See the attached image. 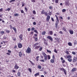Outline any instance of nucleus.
Masks as SVG:
<instances>
[{
	"instance_id": "29",
	"label": "nucleus",
	"mask_w": 77,
	"mask_h": 77,
	"mask_svg": "<svg viewBox=\"0 0 77 77\" xmlns=\"http://www.w3.org/2000/svg\"><path fill=\"white\" fill-rule=\"evenodd\" d=\"M49 33L50 35H53V31H50Z\"/></svg>"
},
{
	"instance_id": "47",
	"label": "nucleus",
	"mask_w": 77,
	"mask_h": 77,
	"mask_svg": "<svg viewBox=\"0 0 77 77\" xmlns=\"http://www.w3.org/2000/svg\"><path fill=\"white\" fill-rule=\"evenodd\" d=\"M22 7H23V6H24V3L23 2H22Z\"/></svg>"
},
{
	"instance_id": "35",
	"label": "nucleus",
	"mask_w": 77,
	"mask_h": 77,
	"mask_svg": "<svg viewBox=\"0 0 77 77\" xmlns=\"http://www.w3.org/2000/svg\"><path fill=\"white\" fill-rule=\"evenodd\" d=\"M0 33L1 34H3L5 33V32L4 31H1Z\"/></svg>"
},
{
	"instance_id": "51",
	"label": "nucleus",
	"mask_w": 77,
	"mask_h": 77,
	"mask_svg": "<svg viewBox=\"0 0 77 77\" xmlns=\"http://www.w3.org/2000/svg\"><path fill=\"white\" fill-rule=\"evenodd\" d=\"M32 2H33V3H35V0H31Z\"/></svg>"
},
{
	"instance_id": "54",
	"label": "nucleus",
	"mask_w": 77,
	"mask_h": 77,
	"mask_svg": "<svg viewBox=\"0 0 77 77\" xmlns=\"http://www.w3.org/2000/svg\"><path fill=\"white\" fill-rule=\"evenodd\" d=\"M11 10V8H8L7 9V11H8Z\"/></svg>"
},
{
	"instance_id": "36",
	"label": "nucleus",
	"mask_w": 77,
	"mask_h": 77,
	"mask_svg": "<svg viewBox=\"0 0 77 77\" xmlns=\"http://www.w3.org/2000/svg\"><path fill=\"white\" fill-rule=\"evenodd\" d=\"M55 39L56 40V41H59V40L58 38H55Z\"/></svg>"
},
{
	"instance_id": "5",
	"label": "nucleus",
	"mask_w": 77,
	"mask_h": 77,
	"mask_svg": "<svg viewBox=\"0 0 77 77\" xmlns=\"http://www.w3.org/2000/svg\"><path fill=\"white\" fill-rule=\"evenodd\" d=\"M18 47H19L20 48H21L22 47V46L23 45H22V44L20 43H19L18 44Z\"/></svg>"
},
{
	"instance_id": "19",
	"label": "nucleus",
	"mask_w": 77,
	"mask_h": 77,
	"mask_svg": "<svg viewBox=\"0 0 77 77\" xmlns=\"http://www.w3.org/2000/svg\"><path fill=\"white\" fill-rule=\"evenodd\" d=\"M40 47V46H36L35 48V49H38V48H39Z\"/></svg>"
},
{
	"instance_id": "3",
	"label": "nucleus",
	"mask_w": 77,
	"mask_h": 77,
	"mask_svg": "<svg viewBox=\"0 0 77 77\" xmlns=\"http://www.w3.org/2000/svg\"><path fill=\"white\" fill-rule=\"evenodd\" d=\"M61 70L64 72L65 75H66V71L63 68H61Z\"/></svg>"
},
{
	"instance_id": "11",
	"label": "nucleus",
	"mask_w": 77,
	"mask_h": 77,
	"mask_svg": "<svg viewBox=\"0 0 77 77\" xmlns=\"http://www.w3.org/2000/svg\"><path fill=\"white\" fill-rule=\"evenodd\" d=\"M77 60V57H74V59L73 60V62H76V61Z\"/></svg>"
},
{
	"instance_id": "15",
	"label": "nucleus",
	"mask_w": 77,
	"mask_h": 77,
	"mask_svg": "<svg viewBox=\"0 0 77 77\" xmlns=\"http://www.w3.org/2000/svg\"><path fill=\"white\" fill-rule=\"evenodd\" d=\"M45 33H46V32H45V31H43L42 32V35H45Z\"/></svg>"
},
{
	"instance_id": "46",
	"label": "nucleus",
	"mask_w": 77,
	"mask_h": 77,
	"mask_svg": "<svg viewBox=\"0 0 77 77\" xmlns=\"http://www.w3.org/2000/svg\"><path fill=\"white\" fill-rule=\"evenodd\" d=\"M10 29H13V28H12V25H10Z\"/></svg>"
},
{
	"instance_id": "52",
	"label": "nucleus",
	"mask_w": 77,
	"mask_h": 77,
	"mask_svg": "<svg viewBox=\"0 0 77 77\" xmlns=\"http://www.w3.org/2000/svg\"><path fill=\"white\" fill-rule=\"evenodd\" d=\"M25 10H26V12H27V8H26V7H25Z\"/></svg>"
},
{
	"instance_id": "59",
	"label": "nucleus",
	"mask_w": 77,
	"mask_h": 77,
	"mask_svg": "<svg viewBox=\"0 0 77 77\" xmlns=\"http://www.w3.org/2000/svg\"><path fill=\"white\" fill-rule=\"evenodd\" d=\"M3 11V8H2L0 9V12H2Z\"/></svg>"
},
{
	"instance_id": "33",
	"label": "nucleus",
	"mask_w": 77,
	"mask_h": 77,
	"mask_svg": "<svg viewBox=\"0 0 77 77\" xmlns=\"http://www.w3.org/2000/svg\"><path fill=\"white\" fill-rule=\"evenodd\" d=\"M66 11V9H63L62 10V11L63 12H65Z\"/></svg>"
},
{
	"instance_id": "12",
	"label": "nucleus",
	"mask_w": 77,
	"mask_h": 77,
	"mask_svg": "<svg viewBox=\"0 0 77 77\" xmlns=\"http://www.w3.org/2000/svg\"><path fill=\"white\" fill-rule=\"evenodd\" d=\"M19 55L20 57H21L23 56V54H22V52H20L19 53Z\"/></svg>"
},
{
	"instance_id": "24",
	"label": "nucleus",
	"mask_w": 77,
	"mask_h": 77,
	"mask_svg": "<svg viewBox=\"0 0 77 77\" xmlns=\"http://www.w3.org/2000/svg\"><path fill=\"white\" fill-rule=\"evenodd\" d=\"M38 68H39V69H41V68H42V67L41 66L38 65Z\"/></svg>"
},
{
	"instance_id": "32",
	"label": "nucleus",
	"mask_w": 77,
	"mask_h": 77,
	"mask_svg": "<svg viewBox=\"0 0 77 77\" xmlns=\"http://www.w3.org/2000/svg\"><path fill=\"white\" fill-rule=\"evenodd\" d=\"M20 72H17V75L18 76H20Z\"/></svg>"
},
{
	"instance_id": "2",
	"label": "nucleus",
	"mask_w": 77,
	"mask_h": 77,
	"mask_svg": "<svg viewBox=\"0 0 77 77\" xmlns=\"http://www.w3.org/2000/svg\"><path fill=\"white\" fill-rule=\"evenodd\" d=\"M30 52H31V48L29 47L27 50L26 51V52L27 53H30Z\"/></svg>"
},
{
	"instance_id": "21",
	"label": "nucleus",
	"mask_w": 77,
	"mask_h": 77,
	"mask_svg": "<svg viewBox=\"0 0 77 77\" xmlns=\"http://www.w3.org/2000/svg\"><path fill=\"white\" fill-rule=\"evenodd\" d=\"M35 75L36 76H38V75H39V73H37Z\"/></svg>"
},
{
	"instance_id": "44",
	"label": "nucleus",
	"mask_w": 77,
	"mask_h": 77,
	"mask_svg": "<svg viewBox=\"0 0 77 77\" xmlns=\"http://www.w3.org/2000/svg\"><path fill=\"white\" fill-rule=\"evenodd\" d=\"M34 33V32H32L30 33V35H33Z\"/></svg>"
},
{
	"instance_id": "16",
	"label": "nucleus",
	"mask_w": 77,
	"mask_h": 77,
	"mask_svg": "<svg viewBox=\"0 0 77 77\" xmlns=\"http://www.w3.org/2000/svg\"><path fill=\"white\" fill-rule=\"evenodd\" d=\"M13 30H14V31H15V33H16L17 32V29H16V28L13 27Z\"/></svg>"
},
{
	"instance_id": "49",
	"label": "nucleus",
	"mask_w": 77,
	"mask_h": 77,
	"mask_svg": "<svg viewBox=\"0 0 77 77\" xmlns=\"http://www.w3.org/2000/svg\"><path fill=\"white\" fill-rule=\"evenodd\" d=\"M62 62L63 63H64L65 62V60H63V61Z\"/></svg>"
},
{
	"instance_id": "14",
	"label": "nucleus",
	"mask_w": 77,
	"mask_h": 77,
	"mask_svg": "<svg viewBox=\"0 0 77 77\" xmlns=\"http://www.w3.org/2000/svg\"><path fill=\"white\" fill-rule=\"evenodd\" d=\"M67 58V59H71V58H72V57L70 55H68Z\"/></svg>"
},
{
	"instance_id": "40",
	"label": "nucleus",
	"mask_w": 77,
	"mask_h": 77,
	"mask_svg": "<svg viewBox=\"0 0 77 77\" xmlns=\"http://www.w3.org/2000/svg\"><path fill=\"white\" fill-rule=\"evenodd\" d=\"M29 71L30 72H32V69L30 68H29L28 69Z\"/></svg>"
},
{
	"instance_id": "61",
	"label": "nucleus",
	"mask_w": 77,
	"mask_h": 77,
	"mask_svg": "<svg viewBox=\"0 0 77 77\" xmlns=\"http://www.w3.org/2000/svg\"><path fill=\"white\" fill-rule=\"evenodd\" d=\"M66 53L67 54H69V53H68V51H66Z\"/></svg>"
},
{
	"instance_id": "50",
	"label": "nucleus",
	"mask_w": 77,
	"mask_h": 77,
	"mask_svg": "<svg viewBox=\"0 0 77 77\" xmlns=\"http://www.w3.org/2000/svg\"><path fill=\"white\" fill-rule=\"evenodd\" d=\"M35 41H38V38H37V37H36L35 38Z\"/></svg>"
},
{
	"instance_id": "39",
	"label": "nucleus",
	"mask_w": 77,
	"mask_h": 77,
	"mask_svg": "<svg viewBox=\"0 0 77 77\" xmlns=\"http://www.w3.org/2000/svg\"><path fill=\"white\" fill-rule=\"evenodd\" d=\"M15 0H11L10 1V3H11V2H15Z\"/></svg>"
},
{
	"instance_id": "18",
	"label": "nucleus",
	"mask_w": 77,
	"mask_h": 77,
	"mask_svg": "<svg viewBox=\"0 0 77 77\" xmlns=\"http://www.w3.org/2000/svg\"><path fill=\"white\" fill-rule=\"evenodd\" d=\"M57 21L56 22V23H59V19H58V18H57Z\"/></svg>"
},
{
	"instance_id": "27",
	"label": "nucleus",
	"mask_w": 77,
	"mask_h": 77,
	"mask_svg": "<svg viewBox=\"0 0 77 77\" xmlns=\"http://www.w3.org/2000/svg\"><path fill=\"white\" fill-rule=\"evenodd\" d=\"M38 45V43H36L34 45V47H35V46H37V45Z\"/></svg>"
},
{
	"instance_id": "63",
	"label": "nucleus",
	"mask_w": 77,
	"mask_h": 77,
	"mask_svg": "<svg viewBox=\"0 0 77 77\" xmlns=\"http://www.w3.org/2000/svg\"><path fill=\"white\" fill-rule=\"evenodd\" d=\"M41 58H42V59H43V58H44V56H43L42 55H41Z\"/></svg>"
},
{
	"instance_id": "9",
	"label": "nucleus",
	"mask_w": 77,
	"mask_h": 77,
	"mask_svg": "<svg viewBox=\"0 0 77 77\" xmlns=\"http://www.w3.org/2000/svg\"><path fill=\"white\" fill-rule=\"evenodd\" d=\"M23 35L22 34H20V35L19 36V38L20 40H23Z\"/></svg>"
},
{
	"instance_id": "56",
	"label": "nucleus",
	"mask_w": 77,
	"mask_h": 77,
	"mask_svg": "<svg viewBox=\"0 0 77 77\" xmlns=\"http://www.w3.org/2000/svg\"><path fill=\"white\" fill-rule=\"evenodd\" d=\"M72 54H74V55H75V52H72Z\"/></svg>"
},
{
	"instance_id": "13",
	"label": "nucleus",
	"mask_w": 77,
	"mask_h": 77,
	"mask_svg": "<svg viewBox=\"0 0 77 77\" xmlns=\"http://www.w3.org/2000/svg\"><path fill=\"white\" fill-rule=\"evenodd\" d=\"M69 33L71 35H72L74 33L73 31L72 30H69Z\"/></svg>"
},
{
	"instance_id": "25",
	"label": "nucleus",
	"mask_w": 77,
	"mask_h": 77,
	"mask_svg": "<svg viewBox=\"0 0 77 77\" xmlns=\"http://www.w3.org/2000/svg\"><path fill=\"white\" fill-rule=\"evenodd\" d=\"M57 26H58V23H55V27H56V29H57Z\"/></svg>"
},
{
	"instance_id": "20",
	"label": "nucleus",
	"mask_w": 77,
	"mask_h": 77,
	"mask_svg": "<svg viewBox=\"0 0 77 77\" xmlns=\"http://www.w3.org/2000/svg\"><path fill=\"white\" fill-rule=\"evenodd\" d=\"M14 16L15 17H18V16H19V14L17 13H16L14 14Z\"/></svg>"
},
{
	"instance_id": "31",
	"label": "nucleus",
	"mask_w": 77,
	"mask_h": 77,
	"mask_svg": "<svg viewBox=\"0 0 77 77\" xmlns=\"http://www.w3.org/2000/svg\"><path fill=\"white\" fill-rule=\"evenodd\" d=\"M44 13L45 16H47V15H48V14H47V12H44Z\"/></svg>"
},
{
	"instance_id": "41",
	"label": "nucleus",
	"mask_w": 77,
	"mask_h": 77,
	"mask_svg": "<svg viewBox=\"0 0 77 77\" xmlns=\"http://www.w3.org/2000/svg\"><path fill=\"white\" fill-rule=\"evenodd\" d=\"M48 57V60H49V59H50V55H48L47 56Z\"/></svg>"
},
{
	"instance_id": "28",
	"label": "nucleus",
	"mask_w": 77,
	"mask_h": 77,
	"mask_svg": "<svg viewBox=\"0 0 77 77\" xmlns=\"http://www.w3.org/2000/svg\"><path fill=\"white\" fill-rule=\"evenodd\" d=\"M47 52L49 53H51V51H50L48 50V49L47 50Z\"/></svg>"
},
{
	"instance_id": "43",
	"label": "nucleus",
	"mask_w": 77,
	"mask_h": 77,
	"mask_svg": "<svg viewBox=\"0 0 77 77\" xmlns=\"http://www.w3.org/2000/svg\"><path fill=\"white\" fill-rule=\"evenodd\" d=\"M58 2L59 0H55V3H58Z\"/></svg>"
},
{
	"instance_id": "30",
	"label": "nucleus",
	"mask_w": 77,
	"mask_h": 77,
	"mask_svg": "<svg viewBox=\"0 0 77 77\" xmlns=\"http://www.w3.org/2000/svg\"><path fill=\"white\" fill-rule=\"evenodd\" d=\"M32 13L34 15H35L36 14V12L34 10L33 11Z\"/></svg>"
},
{
	"instance_id": "45",
	"label": "nucleus",
	"mask_w": 77,
	"mask_h": 77,
	"mask_svg": "<svg viewBox=\"0 0 77 77\" xmlns=\"http://www.w3.org/2000/svg\"><path fill=\"white\" fill-rule=\"evenodd\" d=\"M40 61H41V62H45V61H44V60H40Z\"/></svg>"
},
{
	"instance_id": "42",
	"label": "nucleus",
	"mask_w": 77,
	"mask_h": 77,
	"mask_svg": "<svg viewBox=\"0 0 77 77\" xmlns=\"http://www.w3.org/2000/svg\"><path fill=\"white\" fill-rule=\"evenodd\" d=\"M34 32H35V33H38V31H37V30H35L34 31Z\"/></svg>"
},
{
	"instance_id": "22",
	"label": "nucleus",
	"mask_w": 77,
	"mask_h": 77,
	"mask_svg": "<svg viewBox=\"0 0 77 77\" xmlns=\"http://www.w3.org/2000/svg\"><path fill=\"white\" fill-rule=\"evenodd\" d=\"M51 61V63H54V59L53 60V59H51L50 60Z\"/></svg>"
},
{
	"instance_id": "57",
	"label": "nucleus",
	"mask_w": 77,
	"mask_h": 77,
	"mask_svg": "<svg viewBox=\"0 0 77 77\" xmlns=\"http://www.w3.org/2000/svg\"><path fill=\"white\" fill-rule=\"evenodd\" d=\"M6 32H7V33H9V32H10V31H9V30H7L6 31Z\"/></svg>"
},
{
	"instance_id": "8",
	"label": "nucleus",
	"mask_w": 77,
	"mask_h": 77,
	"mask_svg": "<svg viewBox=\"0 0 77 77\" xmlns=\"http://www.w3.org/2000/svg\"><path fill=\"white\" fill-rule=\"evenodd\" d=\"M50 19V16L49 15H48L46 18V21H49Z\"/></svg>"
},
{
	"instance_id": "48",
	"label": "nucleus",
	"mask_w": 77,
	"mask_h": 77,
	"mask_svg": "<svg viewBox=\"0 0 77 77\" xmlns=\"http://www.w3.org/2000/svg\"><path fill=\"white\" fill-rule=\"evenodd\" d=\"M42 47L40 48L39 49V51H42Z\"/></svg>"
},
{
	"instance_id": "64",
	"label": "nucleus",
	"mask_w": 77,
	"mask_h": 77,
	"mask_svg": "<svg viewBox=\"0 0 77 77\" xmlns=\"http://www.w3.org/2000/svg\"><path fill=\"white\" fill-rule=\"evenodd\" d=\"M30 31V28H29L28 29V31Z\"/></svg>"
},
{
	"instance_id": "62",
	"label": "nucleus",
	"mask_w": 77,
	"mask_h": 77,
	"mask_svg": "<svg viewBox=\"0 0 77 77\" xmlns=\"http://www.w3.org/2000/svg\"><path fill=\"white\" fill-rule=\"evenodd\" d=\"M52 58L53 59H54V55H53L52 57Z\"/></svg>"
},
{
	"instance_id": "26",
	"label": "nucleus",
	"mask_w": 77,
	"mask_h": 77,
	"mask_svg": "<svg viewBox=\"0 0 77 77\" xmlns=\"http://www.w3.org/2000/svg\"><path fill=\"white\" fill-rule=\"evenodd\" d=\"M68 44L69 46H72V44L71 42H69L68 43Z\"/></svg>"
},
{
	"instance_id": "37",
	"label": "nucleus",
	"mask_w": 77,
	"mask_h": 77,
	"mask_svg": "<svg viewBox=\"0 0 77 77\" xmlns=\"http://www.w3.org/2000/svg\"><path fill=\"white\" fill-rule=\"evenodd\" d=\"M54 52H55V53H57V51H56V49H54Z\"/></svg>"
},
{
	"instance_id": "38",
	"label": "nucleus",
	"mask_w": 77,
	"mask_h": 77,
	"mask_svg": "<svg viewBox=\"0 0 77 77\" xmlns=\"http://www.w3.org/2000/svg\"><path fill=\"white\" fill-rule=\"evenodd\" d=\"M35 30V28L34 27H32L31 29V31H33Z\"/></svg>"
},
{
	"instance_id": "17",
	"label": "nucleus",
	"mask_w": 77,
	"mask_h": 77,
	"mask_svg": "<svg viewBox=\"0 0 77 77\" xmlns=\"http://www.w3.org/2000/svg\"><path fill=\"white\" fill-rule=\"evenodd\" d=\"M68 60L69 62H72V59L71 58L68 59Z\"/></svg>"
},
{
	"instance_id": "10",
	"label": "nucleus",
	"mask_w": 77,
	"mask_h": 77,
	"mask_svg": "<svg viewBox=\"0 0 77 77\" xmlns=\"http://www.w3.org/2000/svg\"><path fill=\"white\" fill-rule=\"evenodd\" d=\"M76 70H77V69H76V68H74L72 69V72H74L75 71H76Z\"/></svg>"
},
{
	"instance_id": "1",
	"label": "nucleus",
	"mask_w": 77,
	"mask_h": 77,
	"mask_svg": "<svg viewBox=\"0 0 77 77\" xmlns=\"http://www.w3.org/2000/svg\"><path fill=\"white\" fill-rule=\"evenodd\" d=\"M42 55L44 56L45 57V60H47V54H45V53L44 52H42Z\"/></svg>"
},
{
	"instance_id": "6",
	"label": "nucleus",
	"mask_w": 77,
	"mask_h": 77,
	"mask_svg": "<svg viewBox=\"0 0 77 77\" xmlns=\"http://www.w3.org/2000/svg\"><path fill=\"white\" fill-rule=\"evenodd\" d=\"M14 68L15 69H17L19 68V66H18V65H17V64H15L14 66Z\"/></svg>"
},
{
	"instance_id": "7",
	"label": "nucleus",
	"mask_w": 77,
	"mask_h": 77,
	"mask_svg": "<svg viewBox=\"0 0 77 77\" xmlns=\"http://www.w3.org/2000/svg\"><path fill=\"white\" fill-rule=\"evenodd\" d=\"M47 39H50L51 41H53V38H52V37H50V36H47Z\"/></svg>"
},
{
	"instance_id": "34",
	"label": "nucleus",
	"mask_w": 77,
	"mask_h": 77,
	"mask_svg": "<svg viewBox=\"0 0 77 77\" xmlns=\"http://www.w3.org/2000/svg\"><path fill=\"white\" fill-rule=\"evenodd\" d=\"M44 11L43 10L42 11V12L41 13V14H44Z\"/></svg>"
},
{
	"instance_id": "55",
	"label": "nucleus",
	"mask_w": 77,
	"mask_h": 77,
	"mask_svg": "<svg viewBox=\"0 0 77 77\" xmlns=\"http://www.w3.org/2000/svg\"><path fill=\"white\" fill-rule=\"evenodd\" d=\"M44 44H45L46 45H48V43L47 42H44Z\"/></svg>"
},
{
	"instance_id": "23",
	"label": "nucleus",
	"mask_w": 77,
	"mask_h": 77,
	"mask_svg": "<svg viewBox=\"0 0 77 77\" xmlns=\"http://www.w3.org/2000/svg\"><path fill=\"white\" fill-rule=\"evenodd\" d=\"M63 31H64V32H66V29L64 28V27H63Z\"/></svg>"
},
{
	"instance_id": "60",
	"label": "nucleus",
	"mask_w": 77,
	"mask_h": 77,
	"mask_svg": "<svg viewBox=\"0 0 77 77\" xmlns=\"http://www.w3.org/2000/svg\"><path fill=\"white\" fill-rule=\"evenodd\" d=\"M60 59L61 60L62 62L63 60V57H61Z\"/></svg>"
},
{
	"instance_id": "53",
	"label": "nucleus",
	"mask_w": 77,
	"mask_h": 77,
	"mask_svg": "<svg viewBox=\"0 0 77 77\" xmlns=\"http://www.w3.org/2000/svg\"><path fill=\"white\" fill-rule=\"evenodd\" d=\"M21 13H22L23 14H24V11L23 10H21Z\"/></svg>"
},
{
	"instance_id": "4",
	"label": "nucleus",
	"mask_w": 77,
	"mask_h": 77,
	"mask_svg": "<svg viewBox=\"0 0 77 77\" xmlns=\"http://www.w3.org/2000/svg\"><path fill=\"white\" fill-rule=\"evenodd\" d=\"M69 3L68 0H66L65 2V5H66V6H68V5H69Z\"/></svg>"
},
{
	"instance_id": "58",
	"label": "nucleus",
	"mask_w": 77,
	"mask_h": 77,
	"mask_svg": "<svg viewBox=\"0 0 77 77\" xmlns=\"http://www.w3.org/2000/svg\"><path fill=\"white\" fill-rule=\"evenodd\" d=\"M36 22H34L33 23V25H36Z\"/></svg>"
}]
</instances>
